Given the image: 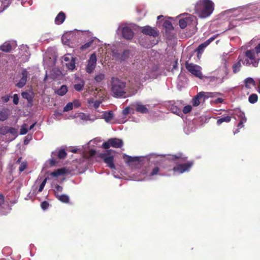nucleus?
<instances>
[{
	"instance_id": "obj_1",
	"label": "nucleus",
	"mask_w": 260,
	"mask_h": 260,
	"mask_svg": "<svg viewBox=\"0 0 260 260\" xmlns=\"http://www.w3.org/2000/svg\"><path fill=\"white\" fill-rule=\"evenodd\" d=\"M110 91L112 95L114 98L127 97L126 83L117 77L111 78Z\"/></svg>"
},
{
	"instance_id": "obj_2",
	"label": "nucleus",
	"mask_w": 260,
	"mask_h": 260,
	"mask_svg": "<svg viewBox=\"0 0 260 260\" xmlns=\"http://www.w3.org/2000/svg\"><path fill=\"white\" fill-rule=\"evenodd\" d=\"M214 9V3L211 0H199L195 6L194 11L199 17L205 18L211 15Z\"/></svg>"
},
{
	"instance_id": "obj_3",
	"label": "nucleus",
	"mask_w": 260,
	"mask_h": 260,
	"mask_svg": "<svg viewBox=\"0 0 260 260\" xmlns=\"http://www.w3.org/2000/svg\"><path fill=\"white\" fill-rule=\"evenodd\" d=\"M260 57H258L252 49L245 51L243 58V64L249 66L251 64L254 67H257Z\"/></svg>"
},
{
	"instance_id": "obj_4",
	"label": "nucleus",
	"mask_w": 260,
	"mask_h": 260,
	"mask_svg": "<svg viewBox=\"0 0 260 260\" xmlns=\"http://www.w3.org/2000/svg\"><path fill=\"white\" fill-rule=\"evenodd\" d=\"M185 66L186 70L195 77L201 79L204 78L200 66L193 63H189L188 61L185 62Z\"/></svg>"
},
{
	"instance_id": "obj_5",
	"label": "nucleus",
	"mask_w": 260,
	"mask_h": 260,
	"mask_svg": "<svg viewBox=\"0 0 260 260\" xmlns=\"http://www.w3.org/2000/svg\"><path fill=\"white\" fill-rule=\"evenodd\" d=\"M220 93L218 92H200L198 93L192 100V103L193 106L197 107L200 104V99L205 97H214L219 95Z\"/></svg>"
},
{
	"instance_id": "obj_6",
	"label": "nucleus",
	"mask_w": 260,
	"mask_h": 260,
	"mask_svg": "<svg viewBox=\"0 0 260 260\" xmlns=\"http://www.w3.org/2000/svg\"><path fill=\"white\" fill-rule=\"evenodd\" d=\"M110 150H108L107 153H100L99 156L103 159L104 161L107 164V166L111 169H115L114 164V158L113 156H108L110 153Z\"/></svg>"
},
{
	"instance_id": "obj_7",
	"label": "nucleus",
	"mask_w": 260,
	"mask_h": 260,
	"mask_svg": "<svg viewBox=\"0 0 260 260\" xmlns=\"http://www.w3.org/2000/svg\"><path fill=\"white\" fill-rule=\"evenodd\" d=\"M96 55L95 53H92L87 61V64L86 68V71L88 74L92 73L94 70L96 64Z\"/></svg>"
},
{
	"instance_id": "obj_8",
	"label": "nucleus",
	"mask_w": 260,
	"mask_h": 260,
	"mask_svg": "<svg viewBox=\"0 0 260 260\" xmlns=\"http://www.w3.org/2000/svg\"><path fill=\"white\" fill-rule=\"evenodd\" d=\"M11 210L8 203L5 201L3 194L0 193V215H5L9 213Z\"/></svg>"
},
{
	"instance_id": "obj_9",
	"label": "nucleus",
	"mask_w": 260,
	"mask_h": 260,
	"mask_svg": "<svg viewBox=\"0 0 260 260\" xmlns=\"http://www.w3.org/2000/svg\"><path fill=\"white\" fill-rule=\"evenodd\" d=\"M141 32L146 35H149L153 37L158 36L159 32L156 28H153L149 25H146L141 28Z\"/></svg>"
},
{
	"instance_id": "obj_10",
	"label": "nucleus",
	"mask_w": 260,
	"mask_h": 260,
	"mask_svg": "<svg viewBox=\"0 0 260 260\" xmlns=\"http://www.w3.org/2000/svg\"><path fill=\"white\" fill-rule=\"evenodd\" d=\"M78 39V36L76 34L75 32L70 31H66V45L73 47V44L76 42Z\"/></svg>"
},
{
	"instance_id": "obj_11",
	"label": "nucleus",
	"mask_w": 260,
	"mask_h": 260,
	"mask_svg": "<svg viewBox=\"0 0 260 260\" xmlns=\"http://www.w3.org/2000/svg\"><path fill=\"white\" fill-rule=\"evenodd\" d=\"M192 162H188L187 163L179 164L176 165L173 168L174 172H178L179 173H182L186 171H188L189 168L192 166Z\"/></svg>"
},
{
	"instance_id": "obj_12",
	"label": "nucleus",
	"mask_w": 260,
	"mask_h": 260,
	"mask_svg": "<svg viewBox=\"0 0 260 260\" xmlns=\"http://www.w3.org/2000/svg\"><path fill=\"white\" fill-rule=\"evenodd\" d=\"M21 75L22 77L21 79L16 84V86L18 88H22L26 84L27 77L29 76V73L26 69H23L22 70Z\"/></svg>"
},
{
	"instance_id": "obj_13",
	"label": "nucleus",
	"mask_w": 260,
	"mask_h": 260,
	"mask_svg": "<svg viewBox=\"0 0 260 260\" xmlns=\"http://www.w3.org/2000/svg\"><path fill=\"white\" fill-rule=\"evenodd\" d=\"M63 190V187L59 185H56L54 187V191L56 197L58 200L62 203H65V195L64 194H60Z\"/></svg>"
},
{
	"instance_id": "obj_14",
	"label": "nucleus",
	"mask_w": 260,
	"mask_h": 260,
	"mask_svg": "<svg viewBox=\"0 0 260 260\" xmlns=\"http://www.w3.org/2000/svg\"><path fill=\"white\" fill-rule=\"evenodd\" d=\"M16 44L14 41H7L0 46V50L4 52H9L15 47Z\"/></svg>"
},
{
	"instance_id": "obj_15",
	"label": "nucleus",
	"mask_w": 260,
	"mask_h": 260,
	"mask_svg": "<svg viewBox=\"0 0 260 260\" xmlns=\"http://www.w3.org/2000/svg\"><path fill=\"white\" fill-rule=\"evenodd\" d=\"M122 35L125 39L131 40L134 37V32L131 28L125 26L122 29Z\"/></svg>"
},
{
	"instance_id": "obj_16",
	"label": "nucleus",
	"mask_w": 260,
	"mask_h": 260,
	"mask_svg": "<svg viewBox=\"0 0 260 260\" xmlns=\"http://www.w3.org/2000/svg\"><path fill=\"white\" fill-rule=\"evenodd\" d=\"M109 142L111 143V147L115 148H121L123 145V141L118 138H110Z\"/></svg>"
},
{
	"instance_id": "obj_17",
	"label": "nucleus",
	"mask_w": 260,
	"mask_h": 260,
	"mask_svg": "<svg viewBox=\"0 0 260 260\" xmlns=\"http://www.w3.org/2000/svg\"><path fill=\"white\" fill-rule=\"evenodd\" d=\"M238 61L234 63L232 67L233 72L234 74H236L240 71L242 67L241 62L243 63V58L241 55L238 58Z\"/></svg>"
},
{
	"instance_id": "obj_18",
	"label": "nucleus",
	"mask_w": 260,
	"mask_h": 260,
	"mask_svg": "<svg viewBox=\"0 0 260 260\" xmlns=\"http://www.w3.org/2000/svg\"><path fill=\"white\" fill-rule=\"evenodd\" d=\"M245 87L247 89H250L251 86H255V82L252 78L248 77L244 80Z\"/></svg>"
},
{
	"instance_id": "obj_19",
	"label": "nucleus",
	"mask_w": 260,
	"mask_h": 260,
	"mask_svg": "<svg viewBox=\"0 0 260 260\" xmlns=\"http://www.w3.org/2000/svg\"><path fill=\"white\" fill-rule=\"evenodd\" d=\"M65 19V15L63 12H60L55 19V24L59 25L62 23Z\"/></svg>"
},
{
	"instance_id": "obj_20",
	"label": "nucleus",
	"mask_w": 260,
	"mask_h": 260,
	"mask_svg": "<svg viewBox=\"0 0 260 260\" xmlns=\"http://www.w3.org/2000/svg\"><path fill=\"white\" fill-rule=\"evenodd\" d=\"M11 3V0H0V13L7 9Z\"/></svg>"
},
{
	"instance_id": "obj_21",
	"label": "nucleus",
	"mask_w": 260,
	"mask_h": 260,
	"mask_svg": "<svg viewBox=\"0 0 260 260\" xmlns=\"http://www.w3.org/2000/svg\"><path fill=\"white\" fill-rule=\"evenodd\" d=\"M65 174V168L57 169V170L52 172L50 175L54 177H57L63 175Z\"/></svg>"
},
{
	"instance_id": "obj_22",
	"label": "nucleus",
	"mask_w": 260,
	"mask_h": 260,
	"mask_svg": "<svg viewBox=\"0 0 260 260\" xmlns=\"http://www.w3.org/2000/svg\"><path fill=\"white\" fill-rule=\"evenodd\" d=\"M136 110L141 113H147L148 112V109L145 105L139 104L136 106Z\"/></svg>"
},
{
	"instance_id": "obj_23",
	"label": "nucleus",
	"mask_w": 260,
	"mask_h": 260,
	"mask_svg": "<svg viewBox=\"0 0 260 260\" xmlns=\"http://www.w3.org/2000/svg\"><path fill=\"white\" fill-rule=\"evenodd\" d=\"M231 120V117L230 116H226L221 117L217 120V124L220 125L223 122H229Z\"/></svg>"
},
{
	"instance_id": "obj_24",
	"label": "nucleus",
	"mask_w": 260,
	"mask_h": 260,
	"mask_svg": "<svg viewBox=\"0 0 260 260\" xmlns=\"http://www.w3.org/2000/svg\"><path fill=\"white\" fill-rule=\"evenodd\" d=\"M61 76H62V73L59 70L57 69L52 70L51 73V77L52 78L59 79Z\"/></svg>"
},
{
	"instance_id": "obj_25",
	"label": "nucleus",
	"mask_w": 260,
	"mask_h": 260,
	"mask_svg": "<svg viewBox=\"0 0 260 260\" xmlns=\"http://www.w3.org/2000/svg\"><path fill=\"white\" fill-rule=\"evenodd\" d=\"M52 155L53 156H57L58 158L61 159L65 157V149H61L59 150L58 151H55L52 152Z\"/></svg>"
},
{
	"instance_id": "obj_26",
	"label": "nucleus",
	"mask_w": 260,
	"mask_h": 260,
	"mask_svg": "<svg viewBox=\"0 0 260 260\" xmlns=\"http://www.w3.org/2000/svg\"><path fill=\"white\" fill-rule=\"evenodd\" d=\"M208 45L204 42L203 43L201 44L197 48L196 51L198 52V57H199V56L201 55V54L203 52L205 48L207 47Z\"/></svg>"
},
{
	"instance_id": "obj_27",
	"label": "nucleus",
	"mask_w": 260,
	"mask_h": 260,
	"mask_svg": "<svg viewBox=\"0 0 260 260\" xmlns=\"http://www.w3.org/2000/svg\"><path fill=\"white\" fill-rule=\"evenodd\" d=\"M113 117L114 115L112 111L108 112H105L103 114V118L106 122H109L112 120Z\"/></svg>"
},
{
	"instance_id": "obj_28",
	"label": "nucleus",
	"mask_w": 260,
	"mask_h": 260,
	"mask_svg": "<svg viewBox=\"0 0 260 260\" xmlns=\"http://www.w3.org/2000/svg\"><path fill=\"white\" fill-rule=\"evenodd\" d=\"M85 85V82L83 80H81L79 83L75 84L74 85V89L78 91L83 90Z\"/></svg>"
},
{
	"instance_id": "obj_29",
	"label": "nucleus",
	"mask_w": 260,
	"mask_h": 260,
	"mask_svg": "<svg viewBox=\"0 0 260 260\" xmlns=\"http://www.w3.org/2000/svg\"><path fill=\"white\" fill-rule=\"evenodd\" d=\"M105 79V75L104 73H99L94 77V80L96 83H101Z\"/></svg>"
},
{
	"instance_id": "obj_30",
	"label": "nucleus",
	"mask_w": 260,
	"mask_h": 260,
	"mask_svg": "<svg viewBox=\"0 0 260 260\" xmlns=\"http://www.w3.org/2000/svg\"><path fill=\"white\" fill-rule=\"evenodd\" d=\"M123 158L125 159V162L127 163H130L131 162L137 161L139 160L138 157H132L126 155H124Z\"/></svg>"
},
{
	"instance_id": "obj_31",
	"label": "nucleus",
	"mask_w": 260,
	"mask_h": 260,
	"mask_svg": "<svg viewBox=\"0 0 260 260\" xmlns=\"http://www.w3.org/2000/svg\"><path fill=\"white\" fill-rule=\"evenodd\" d=\"M188 21L189 19L188 18H185L180 19L179 21V25L181 28H185L187 26Z\"/></svg>"
},
{
	"instance_id": "obj_32",
	"label": "nucleus",
	"mask_w": 260,
	"mask_h": 260,
	"mask_svg": "<svg viewBox=\"0 0 260 260\" xmlns=\"http://www.w3.org/2000/svg\"><path fill=\"white\" fill-rule=\"evenodd\" d=\"M163 27L168 30H172L174 29L172 23L168 20H166L163 23Z\"/></svg>"
},
{
	"instance_id": "obj_33",
	"label": "nucleus",
	"mask_w": 260,
	"mask_h": 260,
	"mask_svg": "<svg viewBox=\"0 0 260 260\" xmlns=\"http://www.w3.org/2000/svg\"><path fill=\"white\" fill-rule=\"evenodd\" d=\"M258 100V96L255 93L251 94L248 98V101L251 104H254Z\"/></svg>"
},
{
	"instance_id": "obj_34",
	"label": "nucleus",
	"mask_w": 260,
	"mask_h": 260,
	"mask_svg": "<svg viewBox=\"0 0 260 260\" xmlns=\"http://www.w3.org/2000/svg\"><path fill=\"white\" fill-rule=\"evenodd\" d=\"M55 92L56 94L59 95H63L65 94V85H62L60 86V88L56 89H55Z\"/></svg>"
},
{
	"instance_id": "obj_35",
	"label": "nucleus",
	"mask_w": 260,
	"mask_h": 260,
	"mask_svg": "<svg viewBox=\"0 0 260 260\" xmlns=\"http://www.w3.org/2000/svg\"><path fill=\"white\" fill-rule=\"evenodd\" d=\"M66 67L71 70H73L75 68V59L72 57V59L69 63H66Z\"/></svg>"
},
{
	"instance_id": "obj_36",
	"label": "nucleus",
	"mask_w": 260,
	"mask_h": 260,
	"mask_svg": "<svg viewBox=\"0 0 260 260\" xmlns=\"http://www.w3.org/2000/svg\"><path fill=\"white\" fill-rule=\"evenodd\" d=\"M8 114L6 110H3L0 112V120L5 121L8 118Z\"/></svg>"
},
{
	"instance_id": "obj_37",
	"label": "nucleus",
	"mask_w": 260,
	"mask_h": 260,
	"mask_svg": "<svg viewBox=\"0 0 260 260\" xmlns=\"http://www.w3.org/2000/svg\"><path fill=\"white\" fill-rule=\"evenodd\" d=\"M28 132V125L27 124H23L21 127L20 134L23 135L26 134Z\"/></svg>"
},
{
	"instance_id": "obj_38",
	"label": "nucleus",
	"mask_w": 260,
	"mask_h": 260,
	"mask_svg": "<svg viewBox=\"0 0 260 260\" xmlns=\"http://www.w3.org/2000/svg\"><path fill=\"white\" fill-rule=\"evenodd\" d=\"M92 43H93L92 41H89V42L84 44V45H82L80 47V49L81 51H85L86 49H87L88 48H89L91 46V45H92Z\"/></svg>"
},
{
	"instance_id": "obj_39",
	"label": "nucleus",
	"mask_w": 260,
	"mask_h": 260,
	"mask_svg": "<svg viewBox=\"0 0 260 260\" xmlns=\"http://www.w3.org/2000/svg\"><path fill=\"white\" fill-rule=\"evenodd\" d=\"M182 156V154L181 153H179L178 154L171 155V158L173 160H176L178 159H181L183 160H185L186 159V157H183Z\"/></svg>"
},
{
	"instance_id": "obj_40",
	"label": "nucleus",
	"mask_w": 260,
	"mask_h": 260,
	"mask_svg": "<svg viewBox=\"0 0 260 260\" xmlns=\"http://www.w3.org/2000/svg\"><path fill=\"white\" fill-rule=\"evenodd\" d=\"M9 127L8 126H3L0 128V134L5 135L8 133Z\"/></svg>"
},
{
	"instance_id": "obj_41",
	"label": "nucleus",
	"mask_w": 260,
	"mask_h": 260,
	"mask_svg": "<svg viewBox=\"0 0 260 260\" xmlns=\"http://www.w3.org/2000/svg\"><path fill=\"white\" fill-rule=\"evenodd\" d=\"M129 56V51L128 50H124L121 56L122 60H125L128 58Z\"/></svg>"
},
{
	"instance_id": "obj_42",
	"label": "nucleus",
	"mask_w": 260,
	"mask_h": 260,
	"mask_svg": "<svg viewBox=\"0 0 260 260\" xmlns=\"http://www.w3.org/2000/svg\"><path fill=\"white\" fill-rule=\"evenodd\" d=\"M9 132L11 134H12L14 138L13 139H15L17 136V129L14 127H9Z\"/></svg>"
},
{
	"instance_id": "obj_43",
	"label": "nucleus",
	"mask_w": 260,
	"mask_h": 260,
	"mask_svg": "<svg viewBox=\"0 0 260 260\" xmlns=\"http://www.w3.org/2000/svg\"><path fill=\"white\" fill-rule=\"evenodd\" d=\"M192 109V107L190 105H187L183 107L182 109V112L184 114H187L189 113Z\"/></svg>"
},
{
	"instance_id": "obj_44",
	"label": "nucleus",
	"mask_w": 260,
	"mask_h": 260,
	"mask_svg": "<svg viewBox=\"0 0 260 260\" xmlns=\"http://www.w3.org/2000/svg\"><path fill=\"white\" fill-rule=\"evenodd\" d=\"M172 112L174 113H175L177 114L178 115H180V114H181V110L180 108H178L177 106H173L172 108Z\"/></svg>"
},
{
	"instance_id": "obj_45",
	"label": "nucleus",
	"mask_w": 260,
	"mask_h": 260,
	"mask_svg": "<svg viewBox=\"0 0 260 260\" xmlns=\"http://www.w3.org/2000/svg\"><path fill=\"white\" fill-rule=\"evenodd\" d=\"M235 114L240 118L241 119H243L244 118H246L245 116V114L244 112H242L241 110H236L235 111Z\"/></svg>"
},
{
	"instance_id": "obj_46",
	"label": "nucleus",
	"mask_w": 260,
	"mask_h": 260,
	"mask_svg": "<svg viewBox=\"0 0 260 260\" xmlns=\"http://www.w3.org/2000/svg\"><path fill=\"white\" fill-rule=\"evenodd\" d=\"M252 50L254 51V53L258 57H260V43Z\"/></svg>"
},
{
	"instance_id": "obj_47",
	"label": "nucleus",
	"mask_w": 260,
	"mask_h": 260,
	"mask_svg": "<svg viewBox=\"0 0 260 260\" xmlns=\"http://www.w3.org/2000/svg\"><path fill=\"white\" fill-rule=\"evenodd\" d=\"M49 204L47 201H44L41 204V208L43 210H46L48 209L49 207Z\"/></svg>"
},
{
	"instance_id": "obj_48",
	"label": "nucleus",
	"mask_w": 260,
	"mask_h": 260,
	"mask_svg": "<svg viewBox=\"0 0 260 260\" xmlns=\"http://www.w3.org/2000/svg\"><path fill=\"white\" fill-rule=\"evenodd\" d=\"M54 156L52 154V158L48 160V163L49 164L51 167L54 166L57 163V161L54 158Z\"/></svg>"
},
{
	"instance_id": "obj_49",
	"label": "nucleus",
	"mask_w": 260,
	"mask_h": 260,
	"mask_svg": "<svg viewBox=\"0 0 260 260\" xmlns=\"http://www.w3.org/2000/svg\"><path fill=\"white\" fill-rule=\"evenodd\" d=\"M37 193L35 190L31 191L27 196V197L25 198L26 200L30 199L32 197H34L36 196Z\"/></svg>"
},
{
	"instance_id": "obj_50",
	"label": "nucleus",
	"mask_w": 260,
	"mask_h": 260,
	"mask_svg": "<svg viewBox=\"0 0 260 260\" xmlns=\"http://www.w3.org/2000/svg\"><path fill=\"white\" fill-rule=\"evenodd\" d=\"M47 179V178H45L44 179V180L43 181V182L41 183V184H40V185L39 186V188L38 189V192H41L43 190V189H44V187L46 184Z\"/></svg>"
},
{
	"instance_id": "obj_51",
	"label": "nucleus",
	"mask_w": 260,
	"mask_h": 260,
	"mask_svg": "<svg viewBox=\"0 0 260 260\" xmlns=\"http://www.w3.org/2000/svg\"><path fill=\"white\" fill-rule=\"evenodd\" d=\"M110 147H111V143L109 142V139L107 142H105L102 144V148L105 149H109Z\"/></svg>"
},
{
	"instance_id": "obj_52",
	"label": "nucleus",
	"mask_w": 260,
	"mask_h": 260,
	"mask_svg": "<svg viewBox=\"0 0 260 260\" xmlns=\"http://www.w3.org/2000/svg\"><path fill=\"white\" fill-rule=\"evenodd\" d=\"M246 118H244L243 119H241L238 124V127L239 128H241L244 126V123L246 122Z\"/></svg>"
},
{
	"instance_id": "obj_53",
	"label": "nucleus",
	"mask_w": 260,
	"mask_h": 260,
	"mask_svg": "<svg viewBox=\"0 0 260 260\" xmlns=\"http://www.w3.org/2000/svg\"><path fill=\"white\" fill-rule=\"evenodd\" d=\"M159 171V168L158 167H155L154 168L150 173L151 176H154L157 174L158 172Z\"/></svg>"
},
{
	"instance_id": "obj_54",
	"label": "nucleus",
	"mask_w": 260,
	"mask_h": 260,
	"mask_svg": "<svg viewBox=\"0 0 260 260\" xmlns=\"http://www.w3.org/2000/svg\"><path fill=\"white\" fill-rule=\"evenodd\" d=\"M26 162L24 161V162H22L20 165V167H19V170L20 172H22L23 171L25 168H26Z\"/></svg>"
},
{
	"instance_id": "obj_55",
	"label": "nucleus",
	"mask_w": 260,
	"mask_h": 260,
	"mask_svg": "<svg viewBox=\"0 0 260 260\" xmlns=\"http://www.w3.org/2000/svg\"><path fill=\"white\" fill-rule=\"evenodd\" d=\"M73 103L69 102L66 105V111L71 110L73 108Z\"/></svg>"
},
{
	"instance_id": "obj_56",
	"label": "nucleus",
	"mask_w": 260,
	"mask_h": 260,
	"mask_svg": "<svg viewBox=\"0 0 260 260\" xmlns=\"http://www.w3.org/2000/svg\"><path fill=\"white\" fill-rule=\"evenodd\" d=\"M72 103H73V106L74 108H78L81 106V103L78 100H74Z\"/></svg>"
},
{
	"instance_id": "obj_57",
	"label": "nucleus",
	"mask_w": 260,
	"mask_h": 260,
	"mask_svg": "<svg viewBox=\"0 0 260 260\" xmlns=\"http://www.w3.org/2000/svg\"><path fill=\"white\" fill-rule=\"evenodd\" d=\"M13 103L15 105H17L19 102V98L17 94H14L13 96Z\"/></svg>"
},
{
	"instance_id": "obj_58",
	"label": "nucleus",
	"mask_w": 260,
	"mask_h": 260,
	"mask_svg": "<svg viewBox=\"0 0 260 260\" xmlns=\"http://www.w3.org/2000/svg\"><path fill=\"white\" fill-rule=\"evenodd\" d=\"M216 37V36H214L208 40H207L205 42L208 46L212 41H213Z\"/></svg>"
},
{
	"instance_id": "obj_59",
	"label": "nucleus",
	"mask_w": 260,
	"mask_h": 260,
	"mask_svg": "<svg viewBox=\"0 0 260 260\" xmlns=\"http://www.w3.org/2000/svg\"><path fill=\"white\" fill-rule=\"evenodd\" d=\"M66 151H70L73 153H77L78 151V149L74 147H71L68 149L66 148Z\"/></svg>"
},
{
	"instance_id": "obj_60",
	"label": "nucleus",
	"mask_w": 260,
	"mask_h": 260,
	"mask_svg": "<svg viewBox=\"0 0 260 260\" xmlns=\"http://www.w3.org/2000/svg\"><path fill=\"white\" fill-rule=\"evenodd\" d=\"M129 107H127L122 110V113L124 116H126L129 113Z\"/></svg>"
},
{
	"instance_id": "obj_61",
	"label": "nucleus",
	"mask_w": 260,
	"mask_h": 260,
	"mask_svg": "<svg viewBox=\"0 0 260 260\" xmlns=\"http://www.w3.org/2000/svg\"><path fill=\"white\" fill-rule=\"evenodd\" d=\"M22 96L24 99H26L28 100L30 98V94L27 92H23L22 93Z\"/></svg>"
},
{
	"instance_id": "obj_62",
	"label": "nucleus",
	"mask_w": 260,
	"mask_h": 260,
	"mask_svg": "<svg viewBox=\"0 0 260 260\" xmlns=\"http://www.w3.org/2000/svg\"><path fill=\"white\" fill-rule=\"evenodd\" d=\"M54 117L55 119H59L61 116V113L58 111L55 112L54 114Z\"/></svg>"
},
{
	"instance_id": "obj_63",
	"label": "nucleus",
	"mask_w": 260,
	"mask_h": 260,
	"mask_svg": "<svg viewBox=\"0 0 260 260\" xmlns=\"http://www.w3.org/2000/svg\"><path fill=\"white\" fill-rule=\"evenodd\" d=\"M21 50H24L26 52V54L25 55L26 57L29 56L28 52H27L28 48L26 46H23L21 47Z\"/></svg>"
},
{
	"instance_id": "obj_64",
	"label": "nucleus",
	"mask_w": 260,
	"mask_h": 260,
	"mask_svg": "<svg viewBox=\"0 0 260 260\" xmlns=\"http://www.w3.org/2000/svg\"><path fill=\"white\" fill-rule=\"evenodd\" d=\"M96 154V151L94 149H91L89 151V155L90 157H93Z\"/></svg>"
}]
</instances>
